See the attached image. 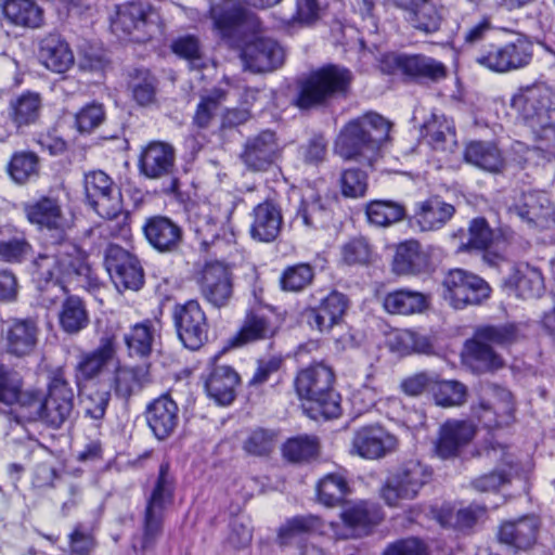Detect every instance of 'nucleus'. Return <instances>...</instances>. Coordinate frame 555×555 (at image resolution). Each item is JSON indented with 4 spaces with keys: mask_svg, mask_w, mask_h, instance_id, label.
Wrapping results in <instances>:
<instances>
[{
    "mask_svg": "<svg viewBox=\"0 0 555 555\" xmlns=\"http://www.w3.org/2000/svg\"><path fill=\"white\" fill-rule=\"evenodd\" d=\"M447 15V9L435 0H424L404 13L406 23L424 35L437 33Z\"/></svg>",
    "mask_w": 555,
    "mask_h": 555,
    "instance_id": "obj_35",
    "label": "nucleus"
},
{
    "mask_svg": "<svg viewBox=\"0 0 555 555\" xmlns=\"http://www.w3.org/2000/svg\"><path fill=\"white\" fill-rule=\"evenodd\" d=\"M350 453L365 460H379L397 451L398 438L379 425H367L353 433Z\"/></svg>",
    "mask_w": 555,
    "mask_h": 555,
    "instance_id": "obj_21",
    "label": "nucleus"
},
{
    "mask_svg": "<svg viewBox=\"0 0 555 555\" xmlns=\"http://www.w3.org/2000/svg\"><path fill=\"white\" fill-rule=\"evenodd\" d=\"M538 529L539 520L534 516L505 521L500 527L499 540L518 550H527L535 542Z\"/></svg>",
    "mask_w": 555,
    "mask_h": 555,
    "instance_id": "obj_37",
    "label": "nucleus"
},
{
    "mask_svg": "<svg viewBox=\"0 0 555 555\" xmlns=\"http://www.w3.org/2000/svg\"><path fill=\"white\" fill-rule=\"evenodd\" d=\"M38 328L30 320H10L2 326L4 349L16 357H25L35 349Z\"/></svg>",
    "mask_w": 555,
    "mask_h": 555,
    "instance_id": "obj_29",
    "label": "nucleus"
},
{
    "mask_svg": "<svg viewBox=\"0 0 555 555\" xmlns=\"http://www.w3.org/2000/svg\"><path fill=\"white\" fill-rule=\"evenodd\" d=\"M145 417L154 436L164 440L175 431L179 424L178 404L170 396H160L147 405Z\"/></svg>",
    "mask_w": 555,
    "mask_h": 555,
    "instance_id": "obj_28",
    "label": "nucleus"
},
{
    "mask_svg": "<svg viewBox=\"0 0 555 555\" xmlns=\"http://www.w3.org/2000/svg\"><path fill=\"white\" fill-rule=\"evenodd\" d=\"M348 490V483L344 477L328 474L318 482V499L323 505L333 507L343 502Z\"/></svg>",
    "mask_w": 555,
    "mask_h": 555,
    "instance_id": "obj_55",
    "label": "nucleus"
},
{
    "mask_svg": "<svg viewBox=\"0 0 555 555\" xmlns=\"http://www.w3.org/2000/svg\"><path fill=\"white\" fill-rule=\"evenodd\" d=\"M59 323L61 328L75 335L86 328L89 324V313L85 301L76 295H68L62 302L59 312Z\"/></svg>",
    "mask_w": 555,
    "mask_h": 555,
    "instance_id": "obj_42",
    "label": "nucleus"
},
{
    "mask_svg": "<svg viewBox=\"0 0 555 555\" xmlns=\"http://www.w3.org/2000/svg\"><path fill=\"white\" fill-rule=\"evenodd\" d=\"M504 285L513 289L518 297L529 299L540 297L544 291L541 272L528 263H519L509 268Z\"/></svg>",
    "mask_w": 555,
    "mask_h": 555,
    "instance_id": "obj_36",
    "label": "nucleus"
},
{
    "mask_svg": "<svg viewBox=\"0 0 555 555\" xmlns=\"http://www.w3.org/2000/svg\"><path fill=\"white\" fill-rule=\"evenodd\" d=\"M105 108L99 102L82 106L75 115V126L80 133H91L105 120Z\"/></svg>",
    "mask_w": 555,
    "mask_h": 555,
    "instance_id": "obj_60",
    "label": "nucleus"
},
{
    "mask_svg": "<svg viewBox=\"0 0 555 555\" xmlns=\"http://www.w3.org/2000/svg\"><path fill=\"white\" fill-rule=\"evenodd\" d=\"M104 267L118 292L139 291L144 284V271L138 257L117 244L104 249Z\"/></svg>",
    "mask_w": 555,
    "mask_h": 555,
    "instance_id": "obj_15",
    "label": "nucleus"
},
{
    "mask_svg": "<svg viewBox=\"0 0 555 555\" xmlns=\"http://www.w3.org/2000/svg\"><path fill=\"white\" fill-rule=\"evenodd\" d=\"M340 516L350 532H338V524L323 521L318 516H314V532L319 531L320 534L335 538L360 537L366 534L382 519L378 507L367 501H359L348 505Z\"/></svg>",
    "mask_w": 555,
    "mask_h": 555,
    "instance_id": "obj_14",
    "label": "nucleus"
},
{
    "mask_svg": "<svg viewBox=\"0 0 555 555\" xmlns=\"http://www.w3.org/2000/svg\"><path fill=\"white\" fill-rule=\"evenodd\" d=\"M246 38L241 46V59L244 67L254 73L272 72L284 63L285 52L283 48L270 38Z\"/></svg>",
    "mask_w": 555,
    "mask_h": 555,
    "instance_id": "obj_20",
    "label": "nucleus"
},
{
    "mask_svg": "<svg viewBox=\"0 0 555 555\" xmlns=\"http://www.w3.org/2000/svg\"><path fill=\"white\" fill-rule=\"evenodd\" d=\"M85 192L88 204L93 210L100 217L107 219L99 227L100 234H115L116 228L122 232L126 228L127 216L122 212L120 191L112 178L102 170L86 173Z\"/></svg>",
    "mask_w": 555,
    "mask_h": 555,
    "instance_id": "obj_5",
    "label": "nucleus"
},
{
    "mask_svg": "<svg viewBox=\"0 0 555 555\" xmlns=\"http://www.w3.org/2000/svg\"><path fill=\"white\" fill-rule=\"evenodd\" d=\"M423 129L435 149H442L448 141H454L453 122L443 115L433 113L430 119L424 122Z\"/></svg>",
    "mask_w": 555,
    "mask_h": 555,
    "instance_id": "obj_57",
    "label": "nucleus"
},
{
    "mask_svg": "<svg viewBox=\"0 0 555 555\" xmlns=\"http://www.w3.org/2000/svg\"><path fill=\"white\" fill-rule=\"evenodd\" d=\"M154 339L155 331L150 321L134 324L124 336L129 356L139 358L150 356Z\"/></svg>",
    "mask_w": 555,
    "mask_h": 555,
    "instance_id": "obj_49",
    "label": "nucleus"
},
{
    "mask_svg": "<svg viewBox=\"0 0 555 555\" xmlns=\"http://www.w3.org/2000/svg\"><path fill=\"white\" fill-rule=\"evenodd\" d=\"M351 78V73L348 69L335 65H328L314 72V106L333 96L345 94Z\"/></svg>",
    "mask_w": 555,
    "mask_h": 555,
    "instance_id": "obj_31",
    "label": "nucleus"
},
{
    "mask_svg": "<svg viewBox=\"0 0 555 555\" xmlns=\"http://www.w3.org/2000/svg\"><path fill=\"white\" fill-rule=\"evenodd\" d=\"M42 108L43 99L39 92L24 91L10 100L8 119L16 130H21L36 125L40 119Z\"/></svg>",
    "mask_w": 555,
    "mask_h": 555,
    "instance_id": "obj_32",
    "label": "nucleus"
},
{
    "mask_svg": "<svg viewBox=\"0 0 555 555\" xmlns=\"http://www.w3.org/2000/svg\"><path fill=\"white\" fill-rule=\"evenodd\" d=\"M24 398L29 416L53 429L61 428L74 412V388L61 367L49 373L46 392L33 390Z\"/></svg>",
    "mask_w": 555,
    "mask_h": 555,
    "instance_id": "obj_4",
    "label": "nucleus"
},
{
    "mask_svg": "<svg viewBox=\"0 0 555 555\" xmlns=\"http://www.w3.org/2000/svg\"><path fill=\"white\" fill-rule=\"evenodd\" d=\"M465 160L489 172H499L504 167V159L495 144L490 142H472L465 149Z\"/></svg>",
    "mask_w": 555,
    "mask_h": 555,
    "instance_id": "obj_43",
    "label": "nucleus"
},
{
    "mask_svg": "<svg viewBox=\"0 0 555 555\" xmlns=\"http://www.w3.org/2000/svg\"><path fill=\"white\" fill-rule=\"evenodd\" d=\"M507 210L531 228L548 229L555 223L554 205L543 191L520 193L507 205Z\"/></svg>",
    "mask_w": 555,
    "mask_h": 555,
    "instance_id": "obj_19",
    "label": "nucleus"
},
{
    "mask_svg": "<svg viewBox=\"0 0 555 555\" xmlns=\"http://www.w3.org/2000/svg\"><path fill=\"white\" fill-rule=\"evenodd\" d=\"M116 353L115 334L107 332L104 333L99 340V346L90 351L85 352L79 357L76 365V379L78 386L80 380H91L98 377L107 363L114 358Z\"/></svg>",
    "mask_w": 555,
    "mask_h": 555,
    "instance_id": "obj_26",
    "label": "nucleus"
},
{
    "mask_svg": "<svg viewBox=\"0 0 555 555\" xmlns=\"http://www.w3.org/2000/svg\"><path fill=\"white\" fill-rule=\"evenodd\" d=\"M424 256L416 241H409L398 246L393 266L399 273H411L423 264Z\"/></svg>",
    "mask_w": 555,
    "mask_h": 555,
    "instance_id": "obj_59",
    "label": "nucleus"
},
{
    "mask_svg": "<svg viewBox=\"0 0 555 555\" xmlns=\"http://www.w3.org/2000/svg\"><path fill=\"white\" fill-rule=\"evenodd\" d=\"M23 382L21 375L13 370L0 366V402L11 405L18 403L22 408L26 409L24 397L29 395L33 390H22Z\"/></svg>",
    "mask_w": 555,
    "mask_h": 555,
    "instance_id": "obj_53",
    "label": "nucleus"
},
{
    "mask_svg": "<svg viewBox=\"0 0 555 555\" xmlns=\"http://www.w3.org/2000/svg\"><path fill=\"white\" fill-rule=\"evenodd\" d=\"M282 223L281 208L275 203L266 201L255 206L250 212L249 234L255 241L271 243L279 236Z\"/></svg>",
    "mask_w": 555,
    "mask_h": 555,
    "instance_id": "obj_27",
    "label": "nucleus"
},
{
    "mask_svg": "<svg viewBox=\"0 0 555 555\" xmlns=\"http://www.w3.org/2000/svg\"><path fill=\"white\" fill-rule=\"evenodd\" d=\"M23 211L27 221L42 231L50 240L64 242L74 227L73 218L65 216L61 201L53 194L41 195L24 204Z\"/></svg>",
    "mask_w": 555,
    "mask_h": 555,
    "instance_id": "obj_10",
    "label": "nucleus"
},
{
    "mask_svg": "<svg viewBox=\"0 0 555 555\" xmlns=\"http://www.w3.org/2000/svg\"><path fill=\"white\" fill-rule=\"evenodd\" d=\"M171 49L177 55L185 59L193 69H201L205 66L201 44L195 36L179 37L172 42Z\"/></svg>",
    "mask_w": 555,
    "mask_h": 555,
    "instance_id": "obj_62",
    "label": "nucleus"
},
{
    "mask_svg": "<svg viewBox=\"0 0 555 555\" xmlns=\"http://www.w3.org/2000/svg\"><path fill=\"white\" fill-rule=\"evenodd\" d=\"M348 308L347 297L336 291L330 293L314 310V322L320 332H325L338 325Z\"/></svg>",
    "mask_w": 555,
    "mask_h": 555,
    "instance_id": "obj_44",
    "label": "nucleus"
},
{
    "mask_svg": "<svg viewBox=\"0 0 555 555\" xmlns=\"http://www.w3.org/2000/svg\"><path fill=\"white\" fill-rule=\"evenodd\" d=\"M38 59L47 69L56 74L66 73L75 62L69 44L56 33L48 34L39 41Z\"/></svg>",
    "mask_w": 555,
    "mask_h": 555,
    "instance_id": "obj_30",
    "label": "nucleus"
},
{
    "mask_svg": "<svg viewBox=\"0 0 555 555\" xmlns=\"http://www.w3.org/2000/svg\"><path fill=\"white\" fill-rule=\"evenodd\" d=\"M444 299L455 309L479 305L490 296L489 284L480 276L463 269H453L443 280Z\"/></svg>",
    "mask_w": 555,
    "mask_h": 555,
    "instance_id": "obj_16",
    "label": "nucleus"
},
{
    "mask_svg": "<svg viewBox=\"0 0 555 555\" xmlns=\"http://www.w3.org/2000/svg\"><path fill=\"white\" fill-rule=\"evenodd\" d=\"M340 190L345 197H363L367 191V175L358 168H349L340 175Z\"/></svg>",
    "mask_w": 555,
    "mask_h": 555,
    "instance_id": "obj_64",
    "label": "nucleus"
},
{
    "mask_svg": "<svg viewBox=\"0 0 555 555\" xmlns=\"http://www.w3.org/2000/svg\"><path fill=\"white\" fill-rule=\"evenodd\" d=\"M149 382L147 366L118 367L115 372V392L118 397L129 398Z\"/></svg>",
    "mask_w": 555,
    "mask_h": 555,
    "instance_id": "obj_50",
    "label": "nucleus"
},
{
    "mask_svg": "<svg viewBox=\"0 0 555 555\" xmlns=\"http://www.w3.org/2000/svg\"><path fill=\"white\" fill-rule=\"evenodd\" d=\"M1 9L14 26L39 28L43 24V10L34 0H4Z\"/></svg>",
    "mask_w": 555,
    "mask_h": 555,
    "instance_id": "obj_39",
    "label": "nucleus"
},
{
    "mask_svg": "<svg viewBox=\"0 0 555 555\" xmlns=\"http://www.w3.org/2000/svg\"><path fill=\"white\" fill-rule=\"evenodd\" d=\"M274 444V431L257 428L244 440L243 450L251 456H267L273 451Z\"/></svg>",
    "mask_w": 555,
    "mask_h": 555,
    "instance_id": "obj_61",
    "label": "nucleus"
},
{
    "mask_svg": "<svg viewBox=\"0 0 555 555\" xmlns=\"http://www.w3.org/2000/svg\"><path fill=\"white\" fill-rule=\"evenodd\" d=\"M172 319L180 341L191 350L199 349L208 339V322L199 302L190 299L176 305Z\"/></svg>",
    "mask_w": 555,
    "mask_h": 555,
    "instance_id": "obj_18",
    "label": "nucleus"
},
{
    "mask_svg": "<svg viewBox=\"0 0 555 555\" xmlns=\"http://www.w3.org/2000/svg\"><path fill=\"white\" fill-rule=\"evenodd\" d=\"M275 332L276 327L269 319L258 314H249L246 317L241 331L233 338V345L242 346L247 343L271 338Z\"/></svg>",
    "mask_w": 555,
    "mask_h": 555,
    "instance_id": "obj_51",
    "label": "nucleus"
},
{
    "mask_svg": "<svg viewBox=\"0 0 555 555\" xmlns=\"http://www.w3.org/2000/svg\"><path fill=\"white\" fill-rule=\"evenodd\" d=\"M473 425L466 422H447L440 429L436 444L437 454L442 459L456 456L459 450L467 444L474 437Z\"/></svg>",
    "mask_w": 555,
    "mask_h": 555,
    "instance_id": "obj_38",
    "label": "nucleus"
},
{
    "mask_svg": "<svg viewBox=\"0 0 555 555\" xmlns=\"http://www.w3.org/2000/svg\"><path fill=\"white\" fill-rule=\"evenodd\" d=\"M142 231L150 246L160 254H176L181 249L183 229L167 216L155 215L146 218Z\"/></svg>",
    "mask_w": 555,
    "mask_h": 555,
    "instance_id": "obj_22",
    "label": "nucleus"
},
{
    "mask_svg": "<svg viewBox=\"0 0 555 555\" xmlns=\"http://www.w3.org/2000/svg\"><path fill=\"white\" fill-rule=\"evenodd\" d=\"M39 159L35 153L18 152L15 153L8 166L11 178L16 183H25L34 177L38 176Z\"/></svg>",
    "mask_w": 555,
    "mask_h": 555,
    "instance_id": "obj_56",
    "label": "nucleus"
},
{
    "mask_svg": "<svg viewBox=\"0 0 555 555\" xmlns=\"http://www.w3.org/2000/svg\"><path fill=\"white\" fill-rule=\"evenodd\" d=\"M431 468L420 460L403 461L387 478L380 495L387 505L397 507L403 500H414L431 480Z\"/></svg>",
    "mask_w": 555,
    "mask_h": 555,
    "instance_id": "obj_9",
    "label": "nucleus"
},
{
    "mask_svg": "<svg viewBox=\"0 0 555 555\" xmlns=\"http://www.w3.org/2000/svg\"><path fill=\"white\" fill-rule=\"evenodd\" d=\"M341 398L334 389L314 390V421L336 420L341 415Z\"/></svg>",
    "mask_w": 555,
    "mask_h": 555,
    "instance_id": "obj_58",
    "label": "nucleus"
},
{
    "mask_svg": "<svg viewBox=\"0 0 555 555\" xmlns=\"http://www.w3.org/2000/svg\"><path fill=\"white\" fill-rule=\"evenodd\" d=\"M202 297L215 308L227 307L234 294L233 272L223 261H207L194 274Z\"/></svg>",
    "mask_w": 555,
    "mask_h": 555,
    "instance_id": "obj_13",
    "label": "nucleus"
},
{
    "mask_svg": "<svg viewBox=\"0 0 555 555\" xmlns=\"http://www.w3.org/2000/svg\"><path fill=\"white\" fill-rule=\"evenodd\" d=\"M208 13L214 29L230 46H241L260 31L259 18L233 0L211 4Z\"/></svg>",
    "mask_w": 555,
    "mask_h": 555,
    "instance_id": "obj_8",
    "label": "nucleus"
},
{
    "mask_svg": "<svg viewBox=\"0 0 555 555\" xmlns=\"http://www.w3.org/2000/svg\"><path fill=\"white\" fill-rule=\"evenodd\" d=\"M365 214L371 224L386 228L401 221L405 217V208L397 202L375 199L367 203Z\"/></svg>",
    "mask_w": 555,
    "mask_h": 555,
    "instance_id": "obj_47",
    "label": "nucleus"
},
{
    "mask_svg": "<svg viewBox=\"0 0 555 555\" xmlns=\"http://www.w3.org/2000/svg\"><path fill=\"white\" fill-rule=\"evenodd\" d=\"M468 240L462 243L460 250H480L492 247L499 236L495 234L485 218H475L468 224Z\"/></svg>",
    "mask_w": 555,
    "mask_h": 555,
    "instance_id": "obj_54",
    "label": "nucleus"
},
{
    "mask_svg": "<svg viewBox=\"0 0 555 555\" xmlns=\"http://www.w3.org/2000/svg\"><path fill=\"white\" fill-rule=\"evenodd\" d=\"M129 88L134 101L145 106L155 101L157 80L146 68H134L129 74Z\"/></svg>",
    "mask_w": 555,
    "mask_h": 555,
    "instance_id": "obj_52",
    "label": "nucleus"
},
{
    "mask_svg": "<svg viewBox=\"0 0 555 555\" xmlns=\"http://www.w3.org/2000/svg\"><path fill=\"white\" fill-rule=\"evenodd\" d=\"M312 281V268L309 263H298L284 270L280 283L283 291L300 292Z\"/></svg>",
    "mask_w": 555,
    "mask_h": 555,
    "instance_id": "obj_63",
    "label": "nucleus"
},
{
    "mask_svg": "<svg viewBox=\"0 0 555 555\" xmlns=\"http://www.w3.org/2000/svg\"><path fill=\"white\" fill-rule=\"evenodd\" d=\"M312 531L311 516H295L281 526L278 539L281 545L306 547Z\"/></svg>",
    "mask_w": 555,
    "mask_h": 555,
    "instance_id": "obj_48",
    "label": "nucleus"
},
{
    "mask_svg": "<svg viewBox=\"0 0 555 555\" xmlns=\"http://www.w3.org/2000/svg\"><path fill=\"white\" fill-rule=\"evenodd\" d=\"M555 94L544 82L519 87L509 106L516 118L535 134L539 149L555 156Z\"/></svg>",
    "mask_w": 555,
    "mask_h": 555,
    "instance_id": "obj_2",
    "label": "nucleus"
},
{
    "mask_svg": "<svg viewBox=\"0 0 555 555\" xmlns=\"http://www.w3.org/2000/svg\"><path fill=\"white\" fill-rule=\"evenodd\" d=\"M516 338L513 325L483 326L476 332V337L467 345L472 366L480 372L494 371L503 366L502 358L494 352L491 344L506 345Z\"/></svg>",
    "mask_w": 555,
    "mask_h": 555,
    "instance_id": "obj_11",
    "label": "nucleus"
},
{
    "mask_svg": "<svg viewBox=\"0 0 555 555\" xmlns=\"http://www.w3.org/2000/svg\"><path fill=\"white\" fill-rule=\"evenodd\" d=\"M310 350L307 345L299 346L295 352L297 363L304 365V367L298 371L294 380V387L298 398L301 401H307V404L302 403L301 405L304 413L309 418H312V362L305 360Z\"/></svg>",
    "mask_w": 555,
    "mask_h": 555,
    "instance_id": "obj_45",
    "label": "nucleus"
},
{
    "mask_svg": "<svg viewBox=\"0 0 555 555\" xmlns=\"http://www.w3.org/2000/svg\"><path fill=\"white\" fill-rule=\"evenodd\" d=\"M383 305L389 313L409 315L426 310L429 297L421 292L402 288L388 293Z\"/></svg>",
    "mask_w": 555,
    "mask_h": 555,
    "instance_id": "obj_40",
    "label": "nucleus"
},
{
    "mask_svg": "<svg viewBox=\"0 0 555 555\" xmlns=\"http://www.w3.org/2000/svg\"><path fill=\"white\" fill-rule=\"evenodd\" d=\"M240 376L229 365H214L205 382V390L219 405H229L235 399V388Z\"/></svg>",
    "mask_w": 555,
    "mask_h": 555,
    "instance_id": "obj_34",
    "label": "nucleus"
},
{
    "mask_svg": "<svg viewBox=\"0 0 555 555\" xmlns=\"http://www.w3.org/2000/svg\"><path fill=\"white\" fill-rule=\"evenodd\" d=\"M532 60V43L522 36L502 46L483 47L476 62L495 73H508L524 68Z\"/></svg>",
    "mask_w": 555,
    "mask_h": 555,
    "instance_id": "obj_12",
    "label": "nucleus"
},
{
    "mask_svg": "<svg viewBox=\"0 0 555 555\" xmlns=\"http://www.w3.org/2000/svg\"><path fill=\"white\" fill-rule=\"evenodd\" d=\"M483 395L488 397V400H482L479 404L482 414H479V418L485 420L489 425L494 422L500 424L501 421L496 418L487 417L488 413H493L498 417L509 416L514 411V404L512 393L500 387L499 385L489 384L482 388Z\"/></svg>",
    "mask_w": 555,
    "mask_h": 555,
    "instance_id": "obj_41",
    "label": "nucleus"
},
{
    "mask_svg": "<svg viewBox=\"0 0 555 555\" xmlns=\"http://www.w3.org/2000/svg\"><path fill=\"white\" fill-rule=\"evenodd\" d=\"M111 400V387L94 384L80 389V402L85 416L100 422L105 416Z\"/></svg>",
    "mask_w": 555,
    "mask_h": 555,
    "instance_id": "obj_46",
    "label": "nucleus"
},
{
    "mask_svg": "<svg viewBox=\"0 0 555 555\" xmlns=\"http://www.w3.org/2000/svg\"><path fill=\"white\" fill-rule=\"evenodd\" d=\"M175 159V149L170 144L154 141L141 152L139 169L149 179L172 177L176 171Z\"/></svg>",
    "mask_w": 555,
    "mask_h": 555,
    "instance_id": "obj_24",
    "label": "nucleus"
},
{
    "mask_svg": "<svg viewBox=\"0 0 555 555\" xmlns=\"http://www.w3.org/2000/svg\"><path fill=\"white\" fill-rule=\"evenodd\" d=\"M33 280L46 300H51L44 292L49 287L57 292L67 293V284H76L86 289L100 287V280L92 270L80 248L70 242L51 240V245L43 253H39L33 260Z\"/></svg>",
    "mask_w": 555,
    "mask_h": 555,
    "instance_id": "obj_1",
    "label": "nucleus"
},
{
    "mask_svg": "<svg viewBox=\"0 0 555 555\" xmlns=\"http://www.w3.org/2000/svg\"><path fill=\"white\" fill-rule=\"evenodd\" d=\"M232 212L231 208H225L223 211L210 207L203 209L194 222V231L204 250L208 251L228 234L233 235L229 223Z\"/></svg>",
    "mask_w": 555,
    "mask_h": 555,
    "instance_id": "obj_23",
    "label": "nucleus"
},
{
    "mask_svg": "<svg viewBox=\"0 0 555 555\" xmlns=\"http://www.w3.org/2000/svg\"><path fill=\"white\" fill-rule=\"evenodd\" d=\"M382 69L415 81H438L447 76L444 64L425 54L387 55L383 60Z\"/></svg>",
    "mask_w": 555,
    "mask_h": 555,
    "instance_id": "obj_17",
    "label": "nucleus"
},
{
    "mask_svg": "<svg viewBox=\"0 0 555 555\" xmlns=\"http://www.w3.org/2000/svg\"><path fill=\"white\" fill-rule=\"evenodd\" d=\"M276 152L275 134L266 130L246 140L240 157L249 170L264 171L274 162Z\"/></svg>",
    "mask_w": 555,
    "mask_h": 555,
    "instance_id": "obj_25",
    "label": "nucleus"
},
{
    "mask_svg": "<svg viewBox=\"0 0 555 555\" xmlns=\"http://www.w3.org/2000/svg\"><path fill=\"white\" fill-rule=\"evenodd\" d=\"M111 28L119 38L129 37L132 41L144 42L162 33V20L152 5L140 1L127 2L116 5Z\"/></svg>",
    "mask_w": 555,
    "mask_h": 555,
    "instance_id": "obj_7",
    "label": "nucleus"
},
{
    "mask_svg": "<svg viewBox=\"0 0 555 555\" xmlns=\"http://www.w3.org/2000/svg\"><path fill=\"white\" fill-rule=\"evenodd\" d=\"M454 214L453 205L439 196H433L417 203L413 220L422 232L438 231L452 219Z\"/></svg>",
    "mask_w": 555,
    "mask_h": 555,
    "instance_id": "obj_33",
    "label": "nucleus"
},
{
    "mask_svg": "<svg viewBox=\"0 0 555 555\" xmlns=\"http://www.w3.org/2000/svg\"><path fill=\"white\" fill-rule=\"evenodd\" d=\"M175 478L169 463H162L153 490L147 498L143 518V533L133 540L135 551L144 552L153 547L163 532L166 508L172 503Z\"/></svg>",
    "mask_w": 555,
    "mask_h": 555,
    "instance_id": "obj_6",
    "label": "nucleus"
},
{
    "mask_svg": "<svg viewBox=\"0 0 555 555\" xmlns=\"http://www.w3.org/2000/svg\"><path fill=\"white\" fill-rule=\"evenodd\" d=\"M391 124L377 113H366L347 122L335 142V153L345 160L373 167L382 157Z\"/></svg>",
    "mask_w": 555,
    "mask_h": 555,
    "instance_id": "obj_3",
    "label": "nucleus"
}]
</instances>
